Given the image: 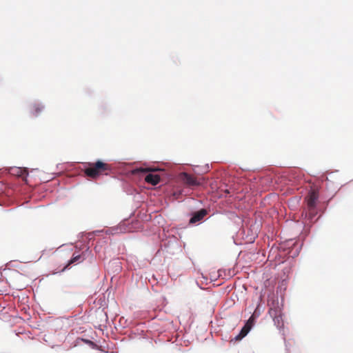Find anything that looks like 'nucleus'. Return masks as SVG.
I'll use <instances>...</instances> for the list:
<instances>
[{
    "mask_svg": "<svg viewBox=\"0 0 353 353\" xmlns=\"http://www.w3.org/2000/svg\"><path fill=\"white\" fill-rule=\"evenodd\" d=\"M72 264H74V263L73 260L72 259V258H70L61 270H59L58 271L53 272L52 274H56L57 273H61V272H65L67 270H69L71 268V265Z\"/></svg>",
    "mask_w": 353,
    "mask_h": 353,
    "instance_id": "19",
    "label": "nucleus"
},
{
    "mask_svg": "<svg viewBox=\"0 0 353 353\" xmlns=\"http://www.w3.org/2000/svg\"><path fill=\"white\" fill-rule=\"evenodd\" d=\"M83 248H82V249H84V250L80 254L81 257L82 258V261L86 259L92 254L90 245L88 244H83Z\"/></svg>",
    "mask_w": 353,
    "mask_h": 353,
    "instance_id": "16",
    "label": "nucleus"
},
{
    "mask_svg": "<svg viewBox=\"0 0 353 353\" xmlns=\"http://www.w3.org/2000/svg\"><path fill=\"white\" fill-rule=\"evenodd\" d=\"M256 317H254L253 314H251V316L249 317V319L245 321L243 327V332H245V334H248L250 330L252 329V327L254 326Z\"/></svg>",
    "mask_w": 353,
    "mask_h": 353,
    "instance_id": "9",
    "label": "nucleus"
},
{
    "mask_svg": "<svg viewBox=\"0 0 353 353\" xmlns=\"http://www.w3.org/2000/svg\"><path fill=\"white\" fill-rule=\"evenodd\" d=\"M71 258L73 260L74 263H77L80 261H82V258L81 257L80 254H77V255L73 254Z\"/></svg>",
    "mask_w": 353,
    "mask_h": 353,
    "instance_id": "23",
    "label": "nucleus"
},
{
    "mask_svg": "<svg viewBox=\"0 0 353 353\" xmlns=\"http://www.w3.org/2000/svg\"><path fill=\"white\" fill-rule=\"evenodd\" d=\"M143 222H119L116 225H112L105 230L107 234H118L125 232H137L144 226Z\"/></svg>",
    "mask_w": 353,
    "mask_h": 353,
    "instance_id": "5",
    "label": "nucleus"
},
{
    "mask_svg": "<svg viewBox=\"0 0 353 353\" xmlns=\"http://www.w3.org/2000/svg\"><path fill=\"white\" fill-rule=\"evenodd\" d=\"M43 109L44 107L42 105L39 103H35L32 107V114L34 116L37 117L40 114V112H41L43 110Z\"/></svg>",
    "mask_w": 353,
    "mask_h": 353,
    "instance_id": "17",
    "label": "nucleus"
},
{
    "mask_svg": "<svg viewBox=\"0 0 353 353\" xmlns=\"http://www.w3.org/2000/svg\"><path fill=\"white\" fill-rule=\"evenodd\" d=\"M319 199V193L315 190H312L305 198L307 202V207L308 212V219H314V215L316 214V205Z\"/></svg>",
    "mask_w": 353,
    "mask_h": 353,
    "instance_id": "6",
    "label": "nucleus"
},
{
    "mask_svg": "<svg viewBox=\"0 0 353 353\" xmlns=\"http://www.w3.org/2000/svg\"><path fill=\"white\" fill-rule=\"evenodd\" d=\"M256 317H254L253 314H251V316L249 317V319L245 321L243 327V332H245V334H248L250 330L252 329V327L254 326Z\"/></svg>",
    "mask_w": 353,
    "mask_h": 353,
    "instance_id": "10",
    "label": "nucleus"
},
{
    "mask_svg": "<svg viewBox=\"0 0 353 353\" xmlns=\"http://www.w3.org/2000/svg\"><path fill=\"white\" fill-rule=\"evenodd\" d=\"M208 211L205 209H201L200 210L194 212L192 216L189 221H201L206 216Z\"/></svg>",
    "mask_w": 353,
    "mask_h": 353,
    "instance_id": "14",
    "label": "nucleus"
},
{
    "mask_svg": "<svg viewBox=\"0 0 353 353\" xmlns=\"http://www.w3.org/2000/svg\"><path fill=\"white\" fill-rule=\"evenodd\" d=\"M312 222H301V226H303V230L300 233L299 238L301 239L302 240H304L306 238V236L309 234L310 230L312 226L310 224Z\"/></svg>",
    "mask_w": 353,
    "mask_h": 353,
    "instance_id": "11",
    "label": "nucleus"
},
{
    "mask_svg": "<svg viewBox=\"0 0 353 353\" xmlns=\"http://www.w3.org/2000/svg\"><path fill=\"white\" fill-rule=\"evenodd\" d=\"M94 250H95V252H99V251H98V248H97V246L94 248Z\"/></svg>",
    "mask_w": 353,
    "mask_h": 353,
    "instance_id": "26",
    "label": "nucleus"
},
{
    "mask_svg": "<svg viewBox=\"0 0 353 353\" xmlns=\"http://www.w3.org/2000/svg\"><path fill=\"white\" fill-rule=\"evenodd\" d=\"M145 181L148 183L156 185L160 182V176L154 174H148L145 176Z\"/></svg>",
    "mask_w": 353,
    "mask_h": 353,
    "instance_id": "12",
    "label": "nucleus"
},
{
    "mask_svg": "<svg viewBox=\"0 0 353 353\" xmlns=\"http://www.w3.org/2000/svg\"><path fill=\"white\" fill-rule=\"evenodd\" d=\"M276 233L277 232L274 234V231H272L271 242L268 240V246L270 247V249L269 250L268 259L270 261H274L275 265H279L286 261L287 248L283 243L277 245V241L273 242V236L274 235H276Z\"/></svg>",
    "mask_w": 353,
    "mask_h": 353,
    "instance_id": "4",
    "label": "nucleus"
},
{
    "mask_svg": "<svg viewBox=\"0 0 353 353\" xmlns=\"http://www.w3.org/2000/svg\"><path fill=\"white\" fill-rule=\"evenodd\" d=\"M273 321L274 323V325L280 330L281 328L283 327L284 325H283V316L281 313L278 314L277 311H275V316L273 318Z\"/></svg>",
    "mask_w": 353,
    "mask_h": 353,
    "instance_id": "15",
    "label": "nucleus"
},
{
    "mask_svg": "<svg viewBox=\"0 0 353 353\" xmlns=\"http://www.w3.org/2000/svg\"><path fill=\"white\" fill-rule=\"evenodd\" d=\"M79 340H81V341H83L85 344H88L89 345H94V342L92 341L90 339H83V338H77V341H79Z\"/></svg>",
    "mask_w": 353,
    "mask_h": 353,
    "instance_id": "22",
    "label": "nucleus"
},
{
    "mask_svg": "<svg viewBox=\"0 0 353 353\" xmlns=\"http://www.w3.org/2000/svg\"><path fill=\"white\" fill-rule=\"evenodd\" d=\"M259 306H260L259 304H258L257 306L256 307V308L254 309V312L252 314L254 316V317L258 318L261 314Z\"/></svg>",
    "mask_w": 353,
    "mask_h": 353,
    "instance_id": "21",
    "label": "nucleus"
},
{
    "mask_svg": "<svg viewBox=\"0 0 353 353\" xmlns=\"http://www.w3.org/2000/svg\"><path fill=\"white\" fill-rule=\"evenodd\" d=\"M180 177L181 181L188 186H197L200 185V183L193 175L186 172L181 173Z\"/></svg>",
    "mask_w": 353,
    "mask_h": 353,
    "instance_id": "8",
    "label": "nucleus"
},
{
    "mask_svg": "<svg viewBox=\"0 0 353 353\" xmlns=\"http://www.w3.org/2000/svg\"><path fill=\"white\" fill-rule=\"evenodd\" d=\"M161 229L159 231V236L161 239V249L165 250L168 253H172V248L177 247V234L179 235V230L185 228L183 226L180 228H176L175 225H162Z\"/></svg>",
    "mask_w": 353,
    "mask_h": 353,
    "instance_id": "2",
    "label": "nucleus"
},
{
    "mask_svg": "<svg viewBox=\"0 0 353 353\" xmlns=\"http://www.w3.org/2000/svg\"><path fill=\"white\" fill-rule=\"evenodd\" d=\"M140 170L141 172H151V171H154V170L153 169H151V168H141Z\"/></svg>",
    "mask_w": 353,
    "mask_h": 353,
    "instance_id": "24",
    "label": "nucleus"
},
{
    "mask_svg": "<svg viewBox=\"0 0 353 353\" xmlns=\"http://www.w3.org/2000/svg\"><path fill=\"white\" fill-rule=\"evenodd\" d=\"M287 248V253H286V260L292 258V259L296 257L301 250V245L299 247H296V248H292L295 245L296 243L293 242L292 240H289L284 243Z\"/></svg>",
    "mask_w": 353,
    "mask_h": 353,
    "instance_id": "7",
    "label": "nucleus"
},
{
    "mask_svg": "<svg viewBox=\"0 0 353 353\" xmlns=\"http://www.w3.org/2000/svg\"><path fill=\"white\" fill-rule=\"evenodd\" d=\"M10 173L13 175L21 176V177H23L24 176H27V174H28L26 169L19 168V167L11 168L10 169Z\"/></svg>",
    "mask_w": 353,
    "mask_h": 353,
    "instance_id": "13",
    "label": "nucleus"
},
{
    "mask_svg": "<svg viewBox=\"0 0 353 353\" xmlns=\"http://www.w3.org/2000/svg\"><path fill=\"white\" fill-rule=\"evenodd\" d=\"M196 222H192V221H190L188 222V226H194V225H197V224H195ZM203 222H199L198 225L200 224V223H202Z\"/></svg>",
    "mask_w": 353,
    "mask_h": 353,
    "instance_id": "25",
    "label": "nucleus"
},
{
    "mask_svg": "<svg viewBox=\"0 0 353 353\" xmlns=\"http://www.w3.org/2000/svg\"><path fill=\"white\" fill-rule=\"evenodd\" d=\"M320 217H321V216H319L316 219V220H315V221H319V219H320Z\"/></svg>",
    "mask_w": 353,
    "mask_h": 353,
    "instance_id": "27",
    "label": "nucleus"
},
{
    "mask_svg": "<svg viewBox=\"0 0 353 353\" xmlns=\"http://www.w3.org/2000/svg\"><path fill=\"white\" fill-rule=\"evenodd\" d=\"M111 171V165L101 160L83 163L85 175L93 180L97 179L101 175H108Z\"/></svg>",
    "mask_w": 353,
    "mask_h": 353,
    "instance_id": "3",
    "label": "nucleus"
},
{
    "mask_svg": "<svg viewBox=\"0 0 353 353\" xmlns=\"http://www.w3.org/2000/svg\"><path fill=\"white\" fill-rule=\"evenodd\" d=\"M243 327L241 328L240 332L239 333V334H237L235 337H234V340L236 341H241V339H243L248 334H245V332H243Z\"/></svg>",
    "mask_w": 353,
    "mask_h": 353,
    "instance_id": "20",
    "label": "nucleus"
},
{
    "mask_svg": "<svg viewBox=\"0 0 353 353\" xmlns=\"http://www.w3.org/2000/svg\"><path fill=\"white\" fill-rule=\"evenodd\" d=\"M72 264H74V263L73 260L72 259V258H70L61 270H59L58 271L53 272L52 274H56L57 273H61V272H65L67 270H69L71 268V265Z\"/></svg>",
    "mask_w": 353,
    "mask_h": 353,
    "instance_id": "18",
    "label": "nucleus"
},
{
    "mask_svg": "<svg viewBox=\"0 0 353 353\" xmlns=\"http://www.w3.org/2000/svg\"><path fill=\"white\" fill-rule=\"evenodd\" d=\"M90 236H91V234H88V239H92V237H90Z\"/></svg>",
    "mask_w": 353,
    "mask_h": 353,
    "instance_id": "28",
    "label": "nucleus"
},
{
    "mask_svg": "<svg viewBox=\"0 0 353 353\" xmlns=\"http://www.w3.org/2000/svg\"><path fill=\"white\" fill-rule=\"evenodd\" d=\"M239 229L236 232L234 243L236 245L252 243L258 236L262 222H239Z\"/></svg>",
    "mask_w": 353,
    "mask_h": 353,
    "instance_id": "1",
    "label": "nucleus"
}]
</instances>
